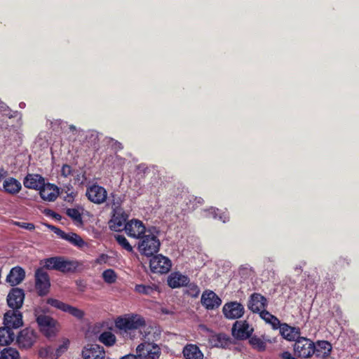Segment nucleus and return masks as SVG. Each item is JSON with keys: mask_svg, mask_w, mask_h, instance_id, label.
Listing matches in <instances>:
<instances>
[{"mask_svg": "<svg viewBox=\"0 0 359 359\" xmlns=\"http://www.w3.org/2000/svg\"><path fill=\"white\" fill-rule=\"evenodd\" d=\"M47 304L57 309L62 311L65 312L68 306V304L62 302L58 299L53 298H48L46 301Z\"/></svg>", "mask_w": 359, "mask_h": 359, "instance_id": "a19ab883", "label": "nucleus"}, {"mask_svg": "<svg viewBox=\"0 0 359 359\" xmlns=\"http://www.w3.org/2000/svg\"><path fill=\"white\" fill-rule=\"evenodd\" d=\"M202 305L208 310L217 309L222 304V299L212 290H205L201 295Z\"/></svg>", "mask_w": 359, "mask_h": 359, "instance_id": "dca6fc26", "label": "nucleus"}, {"mask_svg": "<svg viewBox=\"0 0 359 359\" xmlns=\"http://www.w3.org/2000/svg\"><path fill=\"white\" fill-rule=\"evenodd\" d=\"M135 292L140 294L153 297L159 292L158 287L156 284H137L135 286Z\"/></svg>", "mask_w": 359, "mask_h": 359, "instance_id": "bb28decb", "label": "nucleus"}, {"mask_svg": "<svg viewBox=\"0 0 359 359\" xmlns=\"http://www.w3.org/2000/svg\"><path fill=\"white\" fill-rule=\"evenodd\" d=\"M136 353L141 359H158L161 355L159 346L154 342L144 341L137 346Z\"/></svg>", "mask_w": 359, "mask_h": 359, "instance_id": "20e7f679", "label": "nucleus"}, {"mask_svg": "<svg viewBox=\"0 0 359 359\" xmlns=\"http://www.w3.org/2000/svg\"><path fill=\"white\" fill-rule=\"evenodd\" d=\"M38 338L37 332L32 328L26 327L16 336V343L21 349L31 348Z\"/></svg>", "mask_w": 359, "mask_h": 359, "instance_id": "39448f33", "label": "nucleus"}, {"mask_svg": "<svg viewBox=\"0 0 359 359\" xmlns=\"http://www.w3.org/2000/svg\"><path fill=\"white\" fill-rule=\"evenodd\" d=\"M121 359H137V356L133 354H129L122 357Z\"/></svg>", "mask_w": 359, "mask_h": 359, "instance_id": "6e6d98bb", "label": "nucleus"}, {"mask_svg": "<svg viewBox=\"0 0 359 359\" xmlns=\"http://www.w3.org/2000/svg\"><path fill=\"white\" fill-rule=\"evenodd\" d=\"M15 337L13 330L4 326L0 327V346H7L11 344Z\"/></svg>", "mask_w": 359, "mask_h": 359, "instance_id": "c756f323", "label": "nucleus"}, {"mask_svg": "<svg viewBox=\"0 0 359 359\" xmlns=\"http://www.w3.org/2000/svg\"><path fill=\"white\" fill-rule=\"evenodd\" d=\"M295 271H297V272H301L302 271V267L297 266L295 267Z\"/></svg>", "mask_w": 359, "mask_h": 359, "instance_id": "bf43d9fd", "label": "nucleus"}, {"mask_svg": "<svg viewBox=\"0 0 359 359\" xmlns=\"http://www.w3.org/2000/svg\"><path fill=\"white\" fill-rule=\"evenodd\" d=\"M102 278L108 284H112L116 282L117 276L113 269H107L102 273Z\"/></svg>", "mask_w": 359, "mask_h": 359, "instance_id": "79ce46f5", "label": "nucleus"}, {"mask_svg": "<svg viewBox=\"0 0 359 359\" xmlns=\"http://www.w3.org/2000/svg\"><path fill=\"white\" fill-rule=\"evenodd\" d=\"M115 239L117 243L126 250L128 252L133 251V247L130 245L128 240L123 235H116Z\"/></svg>", "mask_w": 359, "mask_h": 359, "instance_id": "c03bdc74", "label": "nucleus"}, {"mask_svg": "<svg viewBox=\"0 0 359 359\" xmlns=\"http://www.w3.org/2000/svg\"><path fill=\"white\" fill-rule=\"evenodd\" d=\"M210 213L212 215V217L215 219L218 218L219 219L222 220L224 223L229 220V217L225 214H222L219 216H218V212L219 210L216 209L215 208H211L208 210Z\"/></svg>", "mask_w": 359, "mask_h": 359, "instance_id": "49530a36", "label": "nucleus"}, {"mask_svg": "<svg viewBox=\"0 0 359 359\" xmlns=\"http://www.w3.org/2000/svg\"><path fill=\"white\" fill-rule=\"evenodd\" d=\"M39 194L43 200L54 201L58 196V189L53 184L44 183L43 187L39 189Z\"/></svg>", "mask_w": 359, "mask_h": 359, "instance_id": "393cba45", "label": "nucleus"}, {"mask_svg": "<svg viewBox=\"0 0 359 359\" xmlns=\"http://www.w3.org/2000/svg\"><path fill=\"white\" fill-rule=\"evenodd\" d=\"M125 231L127 235L134 238H141L146 232H149L146 230L142 222L139 219H131L128 221L125 226Z\"/></svg>", "mask_w": 359, "mask_h": 359, "instance_id": "f8f14e48", "label": "nucleus"}, {"mask_svg": "<svg viewBox=\"0 0 359 359\" xmlns=\"http://www.w3.org/2000/svg\"><path fill=\"white\" fill-rule=\"evenodd\" d=\"M140 239L138 250L142 255L150 257L158 252L161 243L156 236L149 232Z\"/></svg>", "mask_w": 359, "mask_h": 359, "instance_id": "f03ea898", "label": "nucleus"}, {"mask_svg": "<svg viewBox=\"0 0 359 359\" xmlns=\"http://www.w3.org/2000/svg\"><path fill=\"white\" fill-rule=\"evenodd\" d=\"M65 312L71 314L72 316L78 319H82L84 316V312L82 310L76 307L72 306L69 304H68V306Z\"/></svg>", "mask_w": 359, "mask_h": 359, "instance_id": "a18cd8bd", "label": "nucleus"}, {"mask_svg": "<svg viewBox=\"0 0 359 359\" xmlns=\"http://www.w3.org/2000/svg\"><path fill=\"white\" fill-rule=\"evenodd\" d=\"M69 344V340H65L61 345L58 346V348H57L55 351V353L57 355V358L67 350Z\"/></svg>", "mask_w": 359, "mask_h": 359, "instance_id": "de8ad7c7", "label": "nucleus"}, {"mask_svg": "<svg viewBox=\"0 0 359 359\" xmlns=\"http://www.w3.org/2000/svg\"><path fill=\"white\" fill-rule=\"evenodd\" d=\"M232 335L237 339H245L250 337L253 330L250 328L246 321H236L232 327Z\"/></svg>", "mask_w": 359, "mask_h": 359, "instance_id": "a211bd4d", "label": "nucleus"}, {"mask_svg": "<svg viewBox=\"0 0 359 359\" xmlns=\"http://www.w3.org/2000/svg\"><path fill=\"white\" fill-rule=\"evenodd\" d=\"M4 324L7 328L17 329L23 325L22 315L19 310H9L4 317Z\"/></svg>", "mask_w": 359, "mask_h": 359, "instance_id": "ddd939ff", "label": "nucleus"}, {"mask_svg": "<svg viewBox=\"0 0 359 359\" xmlns=\"http://www.w3.org/2000/svg\"><path fill=\"white\" fill-rule=\"evenodd\" d=\"M250 344L253 348L259 351H264L266 349V342L257 336H252L249 339Z\"/></svg>", "mask_w": 359, "mask_h": 359, "instance_id": "58836bf2", "label": "nucleus"}, {"mask_svg": "<svg viewBox=\"0 0 359 359\" xmlns=\"http://www.w3.org/2000/svg\"><path fill=\"white\" fill-rule=\"evenodd\" d=\"M222 312L227 319L234 320L241 318L245 313L244 306L238 302L226 303L222 308Z\"/></svg>", "mask_w": 359, "mask_h": 359, "instance_id": "9d476101", "label": "nucleus"}, {"mask_svg": "<svg viewBox=\"0 0 359 359\" xmlns=\"http://www.w3.org/2000/svg\"><path fill=\"white\" fill-rule=\"evenodd\" d=\"M59 257L60 256L52 257L41 260V264H43L42 268H43L44 270L48 269L57 271Z\"/></svg>", "mask_w": 359, "mask_h": 359, "instance_id": "f704fd0d", "label": "nucleus"}, {"mask_svg": "<svg viewBox=\"0 0 359 359\" xmlns=\"http://www.w3.org/2000/svg\"><path fill=\"white\" fill-rule=\"evenodd\" d=\"M79 266V262L70 260L64 257H59L57 271L64 273H74Z\"/></svg>", "mask_w": 359, "mask_h": 359, "instance_id": "b1692460", "label": "nucleus"}, {"mask_svg": "<svg viewBox=\"0 0 359 359\" xmlns=\"http://www.w3.org/2000/svg\"><path fill=\"white\" fill-rule=\"evenodd\" d=\"M108 200L109 202L107 205L111 207L112 211H116L118 209H122L121 206L123 203V199L118 194L115 193H111Z\"/></svg>", "mask_w": 359, "mask_h": 359, "instance_id": "e433bc0d", "label": "nucleus"}, {"mask_svg": "<svg viewBox=\"0 0 359 359\" xmlns=\"http://www.w3.org/2000/svg\"><path fill=\"white\" fill-rule=\"evenodd\" d=\"M25 278V270L20 266H15L11 269L6 277V282L11 286H15L20 284Z\"/></svg>", "mask_w": 359, "mask_h": 359, "instance_id": "412c9836", "label": "nucleus"}, {"mask_svg": "<svg viewBox=\"0 0 359 359\" xmlns=\"http://www.w3.org/2000/svg\"><path fill=\"white\" fill-rule=\"evenodd\" d=\"M35 287L39 296H45L49 292L50 281L48 273L43 268H39L35 271Z\"/></svg>", "mask_w": 359, "mask_h": 359, "instance_id": "0eeeda50", "label": "nucleus"}, {"mask_svg": "<svg viewBox=\"0 0 359 359\" xmlns=\"http://www.w3.org/2000/svg\"><path fill=\"white\" fill-rule=\"evenodd\" d=\"M66 214L73 220L76 226L83 225V219L79 210L76 208H67Z\"/></svg>", "mask_w": 359, "mask_h": 359, "instance_id": "c9c22d12", "label": "nucleus"}, {"mask_svg": "<svg viewBox=\"0 0 359 359\" xmlns=\"http://www.w3.org/2000/svg\"><path fill=\"white\" fill-rule=\"evenodd\" d=\"M6 172L2 170L0 172V180L6 176Z\"/></svg>", "mask_w": 359, "mask_h": 359, "instance_id": "13d9d810", "label": "nucleus"}, {"mask_svg": "<svg viewBox=\"0 0 359 359\" xmlns=\"http://www.w3.org/2000/svg\"><path fill=\"white\" fill-rule=\"evenodd\" d=\"M88 200L95 204H102L107 198V192L106 189L97 184H93L88 187L86 193Z\"/></svg>", "mask_w": 359, "mask_h": 359, "instance_id": "9b49d317", "label": "nucleus"}, {"mask_svg": "<svg viewBox=\"0 0 359 359\" xmlns=\"http://www.w3.org/2000/svg\"><path fill=\"white\" fill-rule=\"evenodd\" d=\"M48 215L58 221L62 219V216L53 210H49Z\"/></svg>", "mask_w": 359, "mask_h": 359, "instance_id": "864d4df0", "label": "nucleus"}, {"mask_svg": "<svg viewBox=\"0 0 359 359\" xmlns=\"http://www.w3.org/2000/svg\"><path fill=\"white\" fill-rule=\"evenodd\" d=\"M182 353L186 359H203V353L194 344H187L185 346Z\"/></svg>", "mask_w": 359, "mask_h": 359, "instance_id": "c85d7f7f", "label": "nucleus"}, {"mask_svg": "<svg viewBox=\"0 0 359 359\" xmlns=\"http://www.w3.org/2000/svg\"><path fill=\"white\" fill-rule=\"evenodd\" d=\"M69 129L72 131H75L76 133H78V135H81V133H83V130L81 129H76V126H74V125H70L69 126Z\"/></svg>", "mask_w": 359, "mask_h": 359, "instance_id": "5fc2aeb1", "label": "nucleus"}, {"mask_svg": "<svg viewBox=\"0 0 359 359\" xmlns=\"http://www.w3.org/2000/svg\"><path fill=\"white\" fill-rule=\"evenodd\" d=\"M280 329L281 336L287 341H296L301 336V331L299 327H292L287 323H282Z\"/></svg>", "mask_w": 359, "mask_h": 359, "instance_id": "aec40b11", "label": "nucleus"}, {"mask_svg": "<svg viewBox=\"0 0 359 359\" xmlns=\"http://www.w3.org/2000/svg\"><path fill=\"white\" fill-rule=\"evenodd\" d=\"M149 264L151 271L157 273H166L172 266L171 261L161 255L153 257Z\"/></svg>", "mask_w": 359, "mask_h": 359, "instance_id": "1a4fd4ad", "label": "nucleus"}, {"mask_svg": "<svg viewBox=\"0 0 359 359\" xmlns=\"http://www.w3.org/2000/svg\"><path fill=\"white\" fill-rule=\"evenodd\" d=\"M109 257L105 254H101L96 259L95 263L98 264H102L106 263Z\"/></svg>", "mask_w": 359, "mask_h": 359, "instance_id": "8fccbe9b", "label": "nucleus"}, {"mask_svg": "<svg viewBox=\"0 0 359 359\" xmlns=\"http://www.w3.org/2000/svg\"><path fill=\"white\" fill-rule=\"evenodd\" d=\"M86 140L89 144L88 146L95 147L98 144V133L95 130H90L86 135Z\"/></svg>", "mask_w": 359, "mask_h": 359, "instance_id": "37998d69", "label": "nucleus"}, {"mask_svg": "<svg viewBox=\"0 0 359 359\" xmlns=\"http://www.w3.org/2000/svg\"><path fill=\"white\" fill-rule=\"evenodd\" d=\"M0 359H20V354L15 348H5L0 352Z\"/></svg>", "mask_w": 359, "mask_h": 359, "instance_id": "4c0bfd02", "label": "nucleus"}, {"mask_svg": "<svg viewBox=\"0 0 359 359\" xmlns=\"http://www.w3.org/2000/svg\"><path fill=\"white\" fill-rule=\"evenodd\" d=\"M259 316L266 323L271 325L273 330L279 329V327L282 325V323L277 317L272 315L266 310H263L262 312L260 313Z\"/></svg>", "mask_w": 359, "mask_h": 359, "instance_id": "473e14b6", "label": "nucleus"}, {"mask_svg": "<svg viewBox=\"0 0 359 359\" xmlns=\"http://www.w3.org/2000/svg\"><path fill=\"white\" fill-rule=\"evenodd\" d=\"M280 357L282 359H297L295 357L292 356V353L289 351H284L280 354Z\"/></svg>", "mask_w": 359, "mask_h": 359, "instance_id": "603ef678", "label": "nucleus"}, {"mask_svg": "<svg viewBox=\"0 0 359 359\" xmlns=\"http://www.w3.org/2000/svg\"><path fill=\"white\" fill-rule=\"evenodd\" d=\"M17 224L20 227L27 229V230H29V231H32L35 228L34 224L32 223L18 222V223H17Z\"/></svg>", "mask_w": 359, "mask_h": 359, "instance_id": "09e8293b", "label": "nucleus"}, {"mask_svg": "<svg viewBox=\"0 0 359 359\" xmlns=\"http://www.w3.org/2000/svg\"><path fill=\"white\" fill-rule=\"evenodd\" d=\"M189 283V277L180 272L172 273L168 278V284L172 288L186 286Z\"/></svg>", "mask_w": 359, "mask_h": 359, "instance_id": "4be33fe9", "label": "nucleus"}, {"mask_svg": "<svg viewBox=\"0 0 359 359\" xmlns=\"http://www.w3.org/2000/svg\"><path fill=\"white\" fill-rule=\"evenodd\" d=\"M112 212L113 215L109 221L110 229L115 231H121L125 230L128 215L125 213L123 209H118L117 210Z\"/></svg>", "mask_w": 359, "mask_h": 359, "instance_id": "4468645a", "label": "nucleus"}, {"mask_svg": "<svg viewBox=\"0 0 359 359\" xmlns=\"http://www.w3.org/2000/svg\"><path fill=\"white\" fill-rule=\"evenodd\" d=\"M117 328L124 332L140 329L145 325V320L137 314H128L118 317L115 321Z\"/></svg>", "mask_w": 359, "mask_h": 359, "instance_id": "f257e3e1", "label": "nucleus"}, {"mask_svg": "<svg viewBox=\"0 0 359 359\" xmlns=\"http://www.w3.org/2000/svg\"><path fill=\"white\" fill-rule=\"evenodd\" d=\"M99 341L107 346H113L116 341V336L111 332L106 331L99 336Z\"/></svg>", "mask_w": 359, "mask_h": 359, "instance_id": "72a5a7b5", "label": "nucleus"}, {"mask_svg": "<svg viewBox=\"0 0 359 359\" xmlns=\"http://www.w3.org/2000/svg\"><path fill=\"white\" fill-rule=\"evenodd\" d=\"M48 227L57 235L60 238L67 241L72 245L79 248H83L87 246V243L83 240V238L76 233L69 232L66 233L62 229L53 226L48 225Z\"/></svg>", "mask_w": 359, "mask_h": 359, "instance_id": "6e6552de", "label": "nucleus"}, {"mask_svg": "<svg viewBox=\"0 0 359 359\" xmlns=\"http://www.w3.org/2000/svg\"><path fill=\"white\" fill-rule=\"evenodd\" d=\"M332 346L327 341H318L315 344L314 354L318 358H326L332 352Z\"/></svg>", "mask_w": 359, "mask_h": 359, "instance_id": "a878e982", "label": "nucleus"}, {"mask_svg": "<svg viewBox=\"0 0 359 359\" xmlns=\"http://www.w3.org/2000/svg\"><path fill=\"white\" fill-rule=\"evenodd\" d=\"M4 190L10 194H16L21 190L22 186L19 181L13 177H9L4 181Z\"/></svg>", "mask_w": 359, "mask_h": 359, "instance_id": "cd10ccee", "label": "nucleus"}, {"mask_svg": "<svg viewBox=\"0 0 359 359\" xmlns=\"http://www.w3.org/2000/svg\"><path fill=\"white\" fill-rule=\"evenodd\" d=\"M294 354L302 358H309L311 357L315 353V343L304 337H300L296 339L293 345Z\"/></svg>", "mask_w": 359, "mask_h": 359, "instance_id": "7ed1b4c3", "label": "nucleus"}, {"mask_svg": "<svg viewBox=\"0 0 359 359\" xmlns=\"http://www.w3.org/2000/svg\"><path fill=\"white\" fill-rule=\"evenodd\" d=\"M36 320L41 332L47 337L55 336L57 331L56 327L57 321L45 314L36 313Z\"/></svg>", "mask_w": 359, "mask_h": 359, "instance_id": "423d86ee", "label": "nucleus"}, {"mask_svg": "<svg viewBox=\"0 0 359 359\" xmlns=\"http://www.w3.org/2000/svg\"><path fill=\"white\" fill-rule=\"evenodd\" d=\"M39 355L43 359H57L55 351L50 346L41 348L39 351Z\"/></svg>", "mask_w": 359, "mask_h": 359, "instance_id": "ea45409f", "label": "nucleus"}, {"mask_svg": "<svg viewBox=\"0 0 359 359\" xmlns=\"http://www.w3.org/2000/svg\"><path fill=\"white\" fill-rule=\"evenodd\" d=\"M211 343L215 347L226 348L231 344V341L226 334H218L212 336Z\"/></svg>", "mask_w": 359, "mask_h": 359, "instance_id": "7c9ffc66", "label": "nucleus"}, {"mask_svg": "<svg viewBox=\"0 0 359 359\" xmlns=\"http://www.w3.org/2000/svg\"><path fill=\"white\" fill-rule=\"evenodd\" d=\"M83 359H104L105 352L103 347L98 344H88L82 351Z\"/></svg>", "mask_w": 359, "mask_h": 359, "instance_id": "6ab92c4d", "label": "nucleus"}, {"mask_svg": "<svg viewBox=\"0 0 359 359\" xmlns=\"http://www.w3.org/2000/svg\"><path fill=\"white\" fill-rule=\"evenodd\" d=\"M142 334L144 341L154 342L160 339L161 332L158 327L149 326Z\"/></svg>", "mask_w": 359, "mask_h": 359, "instance_id": "2f4dec72", "label": "nucleus"}, {"mask_svg": "<svg viewBox=\"0 0 359 359\" xmlns=\"http://www.w3.org/2000/svg\"><path fill=\"white\" fill-rule=\"evenodd\" d=\"M202 201H203V199L201 198H199L198 203H202Z\"/></svg>", "mask_w": 359, "mask_h": 359, "instance_id": "052dcab7", "label": "nucleus"}, {"mask_svg": "<svg viewBox=\"0 0 359 359\" xmlns=\"http://www.w3.org/2000/svg\"><path fill=\"white\" fill-rule=\"evenodd\" d=\"M61 172L65 177L69 176L72 172L71 167L68 165H64L62 168Z\"/></svg>", "mask_w": 359, "mask_h": 359, "instance_id": "3c124183", "label": "nucleus"}, {"mask_svg": "<svg viewBox=\"0 0 359 359\" xmlns=\"http://www.w3.org/2000/svg\"><path fill=\"white\" fill-rule=\"evenodd\" d=\"M45 183L44 178L40 175L29 174L23 182L24 186L29 189L39 190L43 187Z\"/></svg>", "mask_w": 359, "mask_h": 359, "instance_id": "5701e85b", "label": "nucleus"}, {"mask_svg": "<svg viewBox=\"0 0 359 359\" xmlns=\"http://www.w3.org/2000/svg\"><path fill=\"white\" fill-rule=\"evenodd\" d=\"M24 299V290L19 287H13L7 297L8 305L12 310H19L23 304Z\"/></svg>", "mask_w": 359, "mask_h": 359, "instance_id": "2eb2a0df", "label": "nucleus"}, {"mask_svg": "<svg viewBox=\"0 0 359 359\" xmlns=\"http://www.w3.org/2000/svg\"><path fill=\"white\" fill-rule=\"evenodd\" d=\"M114 146L115 149H123V146H122L121 143H120V142H118L117 141L115 142Z\"/></svg>", "mask_w": 359, "mask_h": 359, "instance_id": "4d7b16f0", "label": "nucleus"}, {"mask_svg": "<svg viewBox=\"0 0 359 359\" xmlns=\"http://www.w3.org/2000/svg\"><path fill=\"white\" fill-rule=\"evenodd\" d=\"M267 304V299L263 295L253 293L250 297L248 307L253 313H258L260 315L263 310H266Z\"/></svg>", "mask_w": 359, "mask_h": 359, "instance_id": "f3484780", "label": "nucleus"}]
</instances>
